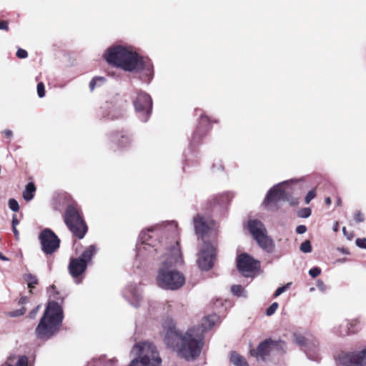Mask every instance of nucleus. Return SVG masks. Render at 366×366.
<instances>
[{"label":"nucleus","instance_id":"obj_1","mask_svg":"<svg viewBox=\"0 0 366 366\" xmlns=\"http://www.w3.org/2000/svg\"><path fill=\"white\" fill-rule=\"evenodd\" d=\"M179 234L174 221L162 223L144 230L140 234L136 262L146 264L153 260L159 262L157 285L162 289L176 290L185 283L182 273L174 267L183 264V259L176 237Z\"/></svg>","mask_w":366,"mask_h":366},{"label":"nucleus","instance_id":"obj_2","mask_svg":"<svg viewBox=\"0 0 366 366\" xmlns=\"http://www.w3.org/2000/svg\"><path fill=\"white\" fill-rule=\"evenodd\" d=\"M106 61L125 71L139 74L142 81L149 83L154 76L151 60L140 55L132 45L116 44L109 47L103 55Z\"/></svg>","mask_w":366,"mask_h":366},{"label":"nucleus","instance_id":"obj_3","mask_svg":"<svg viewBox=\"0 0 366 366\" xmlns=\"http://www.w3.org/2000/svg\"><path fill=\"white\" fill-rule=\"evenodd\" d=\"M167 345L177 355L187 361H193L201 354L204 347V335L199 328H189L186 332L171 329L165 336Z\"/></svg>","mask_w":366,"mask_h":366},{"label":"nucleus","instance_id":"obj_4","mask_svg":"<svg viewBox=\"0 0 366 366\" xmlns=\"http://www.w3.org/2000/svg\"><path fill=\"white\" fill-rule=\"evenodd\" d=\"M64 318L63 310L55 301H49L35 330L38 340L46 341L59 331Z\"/></svg>","mask_w":366,"mask_h":366},{"label":"nucleus","instance_id":"obj_5","mask_svg":"<svg viewBox=\"0 0 366 366\" xmlns=\"http://www.w3.org/2000/svg\"><path fill=\"white\" fill-rule=\"evenodd\" d=\"M64 222L74 235L79 239L84 237L87 227L76 204L68 205L64 214Z\"/></svg>","mask_w":366,"mask_h":366},{"label":"nucleus","instance_id":"obj_6","mask_svg":"<svg viewBox=\"0 0 366 366\" xmlns=\"http://www.w3.org/2000/svg\"><path fill=\"white\" fill-rule=\"evenodd\" d=\"M96 252V247L90 245L79 257L71 259L68 268L70 274L75 279L76 283L78 284L81 282L79 277L85 272L88 263L92 260Z\"/></svg>","mask_w":366,"mask_h":366},{"label":"nucleus","instance_id":"obj_7","mask_svg":"<svg viewBox=\"0 0 366 366\" xmlns=\"http://www.w3.org/2000/svg\"><path fill=\"white\" fill-rule=\"evenodd\" d=\"M285 342L281 340L267 339L262 342L255 349L249 350L250 355L264 361L267 357L283 351Z\"/></svg>","mask_w":366,"mask_h":366},{"label":"nucleus","instance_id":"obj_8","mask_svg":"<svg viewBox=\"0 0 366 366\" xmlns=\"http://www.w3.org/2000/svg\"><path fill=\"white\" fill-rule=\"evenodd\" d=\"M132 102L140 120L143 122H147L152 111V100L149 94L139 91L133 98Z\"/></svg>","mask_w":366,"mask_h":366},{"label":"nucleus","instance_id":"obj_9","mask_svg":"<svg viewBox=\"0 0 366 366\" xmlns=\"http://www.w3.org/2000/svg\"><path fill=\"white\" fill-rule=\"evenodd\" d=\"M216 259L215 245L213 242L204 241L197 254V262L202 270H209L214 266Z\"/></svg>","mask_w":366,"mask_h":366},{"label":"nucleus","instance_id":"obj_10","mask_svg":"<svg viewBox=\"0 0 366 366\" xmlns=\"http://www.w3.org/2000/svg\"><path fill=\"white\" fill-rule=\"evenodd\" d=\"M41 248L46 254H52L60 246V239L50 229H44L39 234Z\"/></svg>","mask_w":366,"mask_h":366},{"label":"nucleus","instance_id":"obj_11","mask_svg":"<svg viewBox=\"0 0 366 366\" xmlns=\"http://www.w3.org/2000/svg\"><path fill=\"white\" fill-rule=\"evenodd\" d=\"M193 223L196 234L201 237L203 242L207 241L209 234L212 237L216 236L215 224L209 218L197 214L194 217Z\"/></svg>","mask_w":366,"mask_h":366},{"label":"nucleus","instance_id":"obj_12","mask_svg":"<svg viewBox=\"0 0 366 366\" xmlns=\"http://www.w3.org/2000/svg\"><path fill=\"white\" fill-rule=\"evenodd\" d=\"M237 264L239 272L245 277H250L260 266L259 261L255 260L246 253L241 254L238 256Z\"/></svg>","mask_w":366,"mask_h":366},{"label":"nucleus","instance_id":"obj_13","mask_svg":"<svg viewBox=\"0 0 366 366\" xmlns=\"http://www.w3.org/2000/svg\"><path fill=\"white\" fill-rule=\"evenodd\" d=\"M122 296L131 305L139 307L143 300L141 285L136 283L127 285L122 291Z\"/></svg>","mask_w":366,"mask_h":366},{"label":"nucleus","instance_id":"obj_14","mask_svg":"<svg viewBox=\"0 0 366 366\" xmlns=\"http://www.w3.org/2000/svg\"><path fill=\"white\" fill-rule=\"evenodd\" d=\"M341 366H366V350L359 352L345 353L339 356Z\"/></svg>","mask_w":366,"mask_h":366},{"label":"nucleus","instance_id":"obj_15","mask_svg":"<svg viewBox=\"0 0 366 366\" xmlns=\"http://www.w3.org/2000/svg\"><path fill=\"white\" fill-rule=\"evenodd\" d=\"M288 183L289 181L283 182L271 188L265 197L264 204L267 207H270L272 204H276L280 200L287 199V194L283 189V187Z\"/></svg>","mask_w":366,"mask_h":366},{"label":"nucleus","instance_id":"obj_16","mask_svg":"<svg viewBox=\"0 0 366 366\" xmlns=\"http://www.w3.org/2000/svg\"><path fill=\"white\" fill-rule=\"evenodd\" d=\"M109 139L119 149H128L133 144L132 136L125 132H112L109 134Z\"/></svg>","mask_w":366,"mask_h":366},{"label":"nucleus","instance_id":"obj_17","mask_svg":"<svg viewBox=\"0 0 366 366\" xmlns=\"http://www.w3.org/2000/svg\"><path fill=\"white\" fill-rule=\"evenodd\" d=\"M247 228L254 239L267 233L264 224L256 219H250L248 220Z\"/></svg>","mask_w":366,"mask_h":366},{"label":"nucleus","instance_id":"obj_18","mask_svg":"<svg viewBox=\"0 0 366 366\" xmlns=\"http://www.w3.org/2000/svg\"><path fill=\"white\" fill-rule=\"evenodd\" d=\"M254 239L257 241L259 246L267 252L272 253L274 251V242L273 239L267 235V233Z\"/></svg>","mask_w":366,"mask_h":366},{"label":"nucleus","instance_id":"obj_19","mask_svg":"<svg viewBox=\"0 0 366 366\" xmlns=\"http://www.w3.org/2000/svg\"><path fill=\"white\" fill-rule=\"evenodd\" d=\"M360 321L358 319H353L350 321L344 322V325H342L345 329L344 330L337 331L342 336L347 335L352 333H355L358 331L360 328Z\"/></svg>","mask_w":366,"mask_h":366},{"label":"nucleus","instance_id":"obj_20","mask_svg":"<svg viewBox=\"0 0 366 366\" xmlns=\"http://www.w3.org/2000/svg\"><path fill=\"white\" fill-rule=\"evenodd\" d=\"M117 360L116 358L107 359L105 356L99 358H94L89 362L86 366H116Z\"/></svg>","mask_w":366,"mask_h":366},{"label":"nucleus","instance_id":"obj_21","mask_svg":"<svg viewBox=\"0 0 366 366\" xmlns=\"http://www.w3.org/2000/svg\"><path fill=\"white\" fill-rule=\"evenodd\" d=\"M217 320L218 317L216 315H212L204 317L202 321L201 327H198L200 332L203 334L206 330L211 329Z\"/></svg>","mask_w":366,"mask_h":366},{"label":"nucleus","instance_id":"obj_22","mask_svg":"<svg viewBox=\"0 0 366 366\" xmlns=\"http://www.w3.org/2000/svg\"><path fill=\"white\" fill-rule=\"evenodd\" d=\"M229 359L234 366H249L245 358L236 352H231Z\"/></svg>","mask_w":366,"mask_h":366},{"label":"nucleus","instance_id":"obj_23","mask_svg":"<svg viewBox=\"0 0 366 366\" xmlns=\"http://www.w3.org/2000/svg\"><path fill=\"white\" fill-rule=\"evenodd\" d=\"M36 187L33 182H29L26 184V188L23 192V197L26 201H30L34 198Z\"/></svg>","mask_w":366,"mask_h":366},{"label":"nucleus","instance_id":"obj_24","mask_svg":"<svg viewBox=\"0 0 366 366\" xmlns=\"http://www.w3.org/2000/svg\"><path fill=\"white\" fill-rule=\"evenodd\" d=\"M107 81V79L104 76H97L92 78L89 82V89L93 92L97 87L103 86Z\"/></svg>","mask_w":366,"mask_h":366},{"label":"nucleus","instance_id":"obj_25","mask_svg":"<svg viewBox=\"0 0 366 366\" xmlns=\"http://www.w3.org/2000/svg\"><path fill=\"white\" fill-rule=\"evenodd\" d=\"M232 293L237 297H246L247 292L243 287L239 285H232L231 287Z\"/></svg>","mask_w":366,"mask_h":366},{"label":"nucleus","instance_id":"obj_26","mask_svg":"<svg viewBox=\"0 0 366 366\" xmlns=\"http://www.w3.org/2000/svg\"><path fill=\"white\" fill-rule=\"evenodd\" d=\"M24 280L27 282L28 287L32 289L34 287V285L38 283V280L36 276L28 273L24 275Z\"/></svg>","mask_w":366,"mask_h":366},{"label":"nucleus","instance_id":"obj_27","mask_svg":"<svg viewBox=\"0 0 366 366\" xmlns=\"http://www.w3.org/2000/svg\"><path fill=\"white\" fill-rule=\"evenodd\" d=\"M293 340L300 346L307 347V340L301 334L295 333L293 335Z\"/></svg>","mask_w":366,"mask_h":366},{"label":"nucleus","instance_id":"obj_28","mask_svg":"<svg viewBox=\"0 0 366 366\" xmlns=\"http://www.w3.org/2000/svg\"><path fill=\"white\" fill-rule=\"evenodd\" d=\"M14 366H31L29 365V358L26 355H20L18 357L17 361Z\"/></svg>","mask_w":366,"mask_h":366},{"label":"nucleus","instance_id":"obj_29","mask_svg":"<svg viewBox=\"0 0 366 366\" xmlns=\"http://www.w3.org/2000/svg\"><path fill=\"white\" fill-rule=\"evenodd\" d=\"M212 122H217V121H212L208 116L203 113L200 114V125L202 127H206L207 124H209Z\"/></svg>","mask_w":366,"mask_h":366},{"label":"nucleus","instance_id":"obj_30","mask_svg":"<svg viewBox=\"0 0 366 366\" xmlns=\"http://www.w3.org/2000/svg\"><path fill=\"white\" fill-rule=\"evenodd\" d=\"M300 250L304 253H309L312 251V246L309 240H306L300 245Z\"/></svg>","mask_w":366,"mask_h":366},{"label":"nucleus","instance_id":"obj_31","mask_svg":"<svg viewBox=\"0 0 366 366\" xmlns=\"http://www.w3.org/2000/svg\"><path fill=\"white\" fill-rule=\"evenodd\" d=\"M26 312V309L22 307L21 309L13 310L8 313V315L11 317H16L23 315Z\"/></svg>","mask_w":366,"mask_h":366},{"label":"nucleus","instance_id":"obj_32","mask_svg":"<svg viewBox=\"0 0 366 366\" xmlns=\"http://www.w3.org/2000/svg\"><path fill=\"white\" fill-rule=\"evenodd\" d=\"M9 207L14 212H18L19 209V203L14 199H10L9 200Z\"/></svg>","mask_w":366,"mask_h":366},{"label":"nucleus","instance_id":"obj_33","mask_svg":"<svg viewBox=\"0 0 366 366\" xmlns=\"http://www.w3.org/2000/svg\"><path fill=\"white\" fill-rule=\"evenodd\" d=\"M290 285H291V283H287L282 287H278L274 294V297H277L279 295H280L281 294H282L283 292H285L290 287Z\"/></svg>","mask_w":366,"mask_h":366},{"label":"nucleus","instance_id":"obj_34","mask_svg":"<svg viewBox=\"0 0 366 366\" xmlns=\"http://www.w3.org/2000/svg\"><path fill=\"white\" fill-rule=\"evenodd\" d=\"M278 307L277 302H273L266 310V314L267 316L272 315Z\"/></svg>","mask_w":366,"mask_h":366},{"label":"nucleus","instance_id":"obj_35","mask_svg":"<svg viewBox=\"0 0 366 366\" xmlns=\"http://www.w3.org/2000/svg\"><path fill=\"white\" fill-rule=\"evenodd\" d=\"M37 94L39 97L42 98L45 96V88L44 84L42 82H39L37 84Z\"/></svg>","mask_w":366,"mask_h":366},{"label":"nucleus","instance_id":"obj_36","mask_svg":"<svg viewBox=\"0 0 366 366\" xmlns=\"http://www.w3.org/2000/svg\"><path fill=\"white\" fill-rule=\"evenodd\" d=\"M311 214V209L310 208H304L299 211L298 215L302 218H307Z\"/></svg>","mask_w":366,"mask_h":366},{"label":"nucleus","instance_id":"obj_37","mask_svg":"<svg viewBox=\"0 0 366 366\" xmlns=\"http://www.w3.org/2000/svg\"><path fill=\"white\" fill-rule=\"evenodd\" d=\"M316 196V192L315 190H310L305 197V203L309 204L312 199H313Z\"/></svg>","mask_w":366,"mask_h":366},{"label":"nucleus","instance_id":"obj_38","mask_svg":"<svg viewBox=\"0 0 366 366\" xmlns=\"http://www.w3.org/2000/svg\"><path fill=\"white\" fill-rule=\"evenodd\" d=\"M355 243L360 248L366 249V238H357Z\"/></svg>","mask_w":366,"mask_h":366},{"label":"nucleus","instance_id":"obj_39","mask_svg":"<svg viewBox=\"0 0 366 366\" xmlns=\"http://www.w3.org/2000/svg\"><path fill=\"white\" fill-rule=\"evenodd\" d=\"M321 273V269L319 267H313L309 270V274L312 277H316Z\"/></svg>","mask_w":366,"mask_h":366},{"label":"nucleus","instance_id":"obj_40","mask_svg":"<svg viewBox=\"0 0 366 366\" xmlns=\"http://www.w3.org/2000/svg\"><path fill=\"white\" fill-rule=\"evenodd\" d=\"M317 287L318 290H320L322 292H325L327 289V286L325 285L323 281L321 280H318L317 281Z\"/></svg>","mask_w":366,"mask_h":366},{"label":"nucleus","instance_id":"obj_41","mask_svg":"<svg viewBox=\"0 0 366 366\" xmlns=\"http://www.w3.org/2000/svg\"><path fill=\"white\" fill-rule=\"evenodd\" d=\"M16 56L19 59H25L28 56V53L26 50L22 49H19L16 51Z\"/></svg>","mask_w":366,"mask_h":366},{"label":"nucleus","instance_id":"obj_42","mask_svg":"<svg viewBox=\"0 0 366 366\" xmlns=\"http://www.w3.org/2000/svg\"><path fill=\"white\" fill-rule=\"evenodd\" d=\"M355 219L357 222H362L364 221V217L360 212H357L355 214Z\"/></svg>","mask_w":366,"mask_h":366},{"label":"nucleus","instance_id":"obj_43","mask_svg":"<svg viewBox=\"0 0 366 366\" xmlns=\"http://www.w3.org/2000/svg\"><path fill=\"white\" fill-rule=\"evenodd\" d=\"M307 231V227L305 225H299L296 228V232L298 234H304Z\"/></svg>","mask_w":366,"mask_h":366},{"label":"nucleus","instance_id":"obj_44","mask_svg":"<svg viewBox=\"0 0 366 366\" xmlns=\"http://www.w3.org/2000/svg\"><path fill=\"white\" fill-rule=\"evenodd\" d=\"M342 325H344V322H342V324H340L339 325H337V326L334 327V328H333L334 333L341 336L339 333L337 332V331L344 330L345 327Z\"/></svg>","mask_w":366,"mask_h":366},{"label":"nucleus","instance_id":"obj_45","mask_svg":"<svg viewBox=\"0 0 366 366\" xmlns=\"http://www.w3.org/2000/svg\"><path fill=\"white\" fill-rule=\"evenodd\" d=\"M39 308L40 305H38L32 311H31V312L29 313V317L31 319L34 318Z\"/></svg>","mask_w":366,"mask_h":366},{"label":"nucleus","instance_id":"obj_46","mask_svg":"<svg viewBox=\"0 0 366 366\" xmlns=\"http://www.w3.org/2000/svg\"><path fill=\"white\" fill-rule=\"evenodd\" d=\"M0 29L2 30H9V26L6 21H0Z\"/></svg>","mask_w":366,"mask_h":366},{"label":"nucleus","instance_id":"obj_47","mask_svg":"<svg viewBox=\"0 0 366 366\" xmlns=\"http://www.w3.org/2000/svg\"><path fill=\"white\" fill-rule=\"evenodd\" d=\"M14 357V356L9 357L7 361L5 362L1 366H14L11 362H13Z\"/></svg>","mask_w":366,"mask_h":366},{"label":"nucleus","instance_id":"obj_48","mask_svg":"<svg viewBox=\"0 0 366 366\" xmlns=\"http://www.w3.org/2000/svg\"><path fill=\"white\" fill-rule=\"evenodd\" d=\"M12 230H13V232L14 234L15 238L16 239H19V231L17 230L16 227H12Z\"/></svg>","mask_w":366,"mask_h":366},{"label":"nucleus","instance_id":"obj_49","mask_svg":"<svg viewBox=\"0 0 366 366\" xmlns=\"http://www.w3.org/2000/svg\"><path fill=\"white\" fill-rule=\"evenodd\" d=\"M342 232H343L344 234L347 237L348 239H352V234H348L345 227L342 228Z\"/></svg>","mask_w":366,"mask_h":366},{"label":"nucleus","instance_id":"obj_50","mask_svg":"<svg viewBox=\"0 0 366 366\" xmlns=\"http://www.w3.org/2000/svg\"><path fill=\"white\" fill-rule=\"evenodd\" d=\"M19 224V220L17 219V217L16 215L13 216L12 218V227H16V225Z\"/></svg>","mask_w":366,"mask_h":366},{"label":"nucleus","instance_id":"obj_51","mask_svg":"<svg viewBox=\"0 0 366 366\" xmlns=\"http://www.w3.org/2000/svg\"><path fill=\"white\" fill-rule=\"evenodd\" d=\"M4 134L8 138H9L12 136V132L11 130H5L4 132Z\"/></svg>","mask_w":366,"mask_h":366},{"label":"nucleus","instance_id":"obj_52","mask_svg":"<svg viewBox=\"0 0 366 366\" xmlns=\"http://www.w3.org/2000/svg\"><path fill=\"white\" fill-rule=\"evenodd\" d=\"M107 116L109 117V118H111V119H114V118H117V115L116 114H113V112H109Z\"/></svg>","mask_w":366,"mask_h":366},{"label":"nucleus","instance_id":"obj_53","mask_svg":"<svg viewBox=\"0 0 366 366\" xmlns=\"http://www.w3.org/2000/svg\"><path fill=\"white\" fill-rule=\"evenodd\" d=\"M0 259L4 260V261L9 260V259L6 257L4 256L1 252H0Z\"/></svg>","mask_w":366,"mask_h":366},{"label":"nucleus","instance_id":"obj_54","mask_svg":"<svg viewBox=\"0 0 366 366\" xmlns=\"http://www.w3.org/2000/svg\"><path fill=\"white\" fill-rule=\"evenodd\" d=\"M26 302V297H23L19 300V304H24Z\"/></svg>","mask_w":366,"mask_h":366},{"label":"nucleus","instance_id":"obj_55","mask_svg":"<svg viewBox=\"0 0 366 366\" xmlns=\"http://www.w3.org/2000/svg\"><path fill=\"white\" fill-rule=\"evenodd\" d=\"M340 251H341L344 254H349L348 251L344 248L340 249Z\"/></svg>","mask_w":366,"mask_h":366},{"label":"nucleus","instance_id":"obj_56","mask_svg":"<svg viewBox=\"0 0 366 366\" xmlns=\"http://www.w3.org/2000/svg\"><path fill=\"white\" fill-rule=\"evenodd\" d=\"M345 261H346L345 258L339 259L337 260V262H345Z\"/></svg>","mask_w":366,"mask_h":366},{"label":"nucleus","instance_id":"obj_57","mask_svg":"<svg viewBox=\"0 0 366 366\" xmlns=\"http://www.w3.org/2000/svg\"><path fill=\"white\" fill-rule=\"evenodd\" d=\"M325 202H326V204H330L331 202L330 197L326 198Z\"/></svg>","mask_w":366,"mask_h":366},{"label":"nucleus","instance_id":"obj_58","mask_svg":"<svg viewBox=\"0 0 366 366\" xmlns=\"http://www.w3.org/2000/svg\"><path fill=\"white\" fill-rule=\"evenodd\" d=\"M310 292H313V291H315V288H314V287H310Z\"/></svg>","mask_w":366,"mask_h":366},{"label":"nucleus","instance_id":"obj_59","mask_svg":"<svg viewBox=\"0 0 366 366\" xmlns=\"http://www.w3.org/2000/svg\"><path fill=\"white\" fill-rule=\"evenodd\" d=\"M105 107H106V108H107V107L109 108V104H107V105H105Z\"/></svg>","mask_w":366,"mask_h":366},{"label":"nucleus","instance_id":"obj_60","mask_svg":"<svg viewBox=\"0 0 366 366\" xmlns=\"http://www.w3.org/2000/svg\"><path fill=\"white\" fill-rule=\"evenodd\" d=\"M55 288H56V287H55V286H54V285H52V286H51V289H52V290H55Z\"/></svg>","mask_w":366,"mask_h":366}]
</instances>
